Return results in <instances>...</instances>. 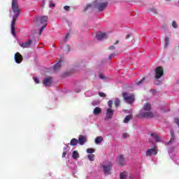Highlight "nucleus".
Listing matches in <instances>:
<instances>
[{"label": "nucleus", "instance_id": "f257e3e1", "mask_svg": "<svg viewBox=\"0 0 179 179\" xmlns=\"http://www.w3.org/2000/svg\"><path fill=\"white\" fill-rule=\"evenodd\" d=\"M10 12H13L14 15L13 17V20L11 22V34L14 37H16V31H15V23H16V19L19 17L20 15V9H19V6H17V1L13 0L11 3V10Z\"/></svg>", "mask_w": 179, "mask_h": 179}, {"label": "nucleus", "instance_id": "f03ea898", "mask_svg": "<svg viewBox=\"0 0 179 179\" xmlns=\"http://www.w3.org/2000/svg\"><path fill=\"white\" fill-rule=\"evenodd\" d=\"M152 109V106L149 103H146L144 104L143 109L140 111L138 114V117L140 118H153L154 115L153 113L150 112Z\"/></svg>", "mask_w": 179, "mask_h": 179}, {"label": "nucleus", "instance_id": "7ed1b4c3", "mask_svg": "<svg viewBox=\"0 0 179 179\" xmlns=\"http://www.w3.org/2000/svg\"><path fill=\"white\" fill-rule=\"evenodd\" d=\"M108 5V3L107 1L99 3L97 1L92 3V4H87L84 10L86 12V10H89V9H98L99 12H103L106 8H107V6Z\"/></svg>", "mask_w": 179, "mask_h": 179}, {"label": "nucleus", "instance_id": "20e7f679", "mask_svg": "<svg viewBox=\"0 0 179 179\" xmlns=\"http://www.w3.org/2000/svg\"><path fill=\"white\" fill-rule=\"evenodd\" d=\"M47 20H48V17L47 15L39 16L34 20V22L38 26H40V24H43V26H44V24H46L47 26Z\"/></svg>", "mask_w": 179, "mask_h": 179}, {"label": "nucleus", "instance_id": "39448f33", "mask_svg": "<svg viewBox=\"0 0 179 179\" xmlns=\"http://www.w3.org/2000/svg\"><path fill=\"white\" fill-rule=\"evenodd\" d=\"M122 96L124 97V101H126V103H128V104H131V103H134V101H135V97L132 94L124 92L122 94Z\"/></svg>", "mask_w": 179, "mask_h": 179}, {"label": "nucleus", "instance_id": "423d86ee", "mask_svg": "<svg viewBox=\"0 0 179 179\" xmlns=\"http://www.w3.org/2000/svg\"><path fill=\"white\" fill-rule=\"evenodd\" d=\"M103 169L105 174L106 176H108L109 174H111V169H113V164L111 162H107L105 164L103 165Z\"/></svg>", "mask_w": 179, "mask_h": 179}, {"label": "nucleus", "instance_id": "0eeeda50", "mask_svg": "<svg viewBox=\"0 0 179 179\" xmlns=\"http://www.w3.org/2000/svg\"><path fill=\"white\" fill-rule=\"evenodd\" d=\"M164 75V72L163 71V67L158 66L155 69V78L156 79H160L162 76Z\"/></svg>", "mask_w": 179, "mask_h": 179}, {"label": "nucleus", "instance_id": "6e6552de", "mask_svg": "<svg viewBox=\"0 0 179 179\" xmlns=\"http://www.w3.org/2000/svg\"><path fill=\"white\" fill-rule=\"evenodd\" d=\"M96 38L99 40V41L106 40V38H107V34H106L105 32L99 31L96 34Z\"/></svg>", "mask_w": 179, "mask_h": 179}, {"label": "nucleus", "instance_id": "1a4fd4ad", "mask_svg": "<svg viewBox=\"0 0 179 179\" xmlns=\"http://www.w3.org/2000/svg\"><path fill=\"white\" fill-rule=\"evenodd\" d=\"M113 115H114V110H113L111 108H108L106 110L105 120H111V118H113Z\"/></svg>", "mask_w": 179, "mask_h": 179}, {"label": "nucleus", "instance_id": "9d476101", "mask_svg": "<svg viewBox=\"0 0 179 179\" xmlns=\"http://www.w3.org/2000/svg\"><path fill=\"white\" fill-rule=\"evenodd\" d=\"M44 86L48 87L52 85V77H47L43 79Z\"/></svg>", "mask_w": 179, "mask_h": 179}, {"label": "nucleus", "instance_id": "9b49d317", "mask_svg": "<svg viewBox=\"0 0 179 179\" xmlns=\"http://www.w3.org/2000/svg\"><path fill=\"white\" fill-rule=\"evenodd\" d=\"M116 162L120 166H124L125 164V158L124 157V155H120L117 157Z\"/></svg>", "mask_w": 179, "mask_h": 179}, {"label": "nucleus", "instance_id": "f8f14e48", "mask_svg": "<svg viewBox=\"0 0 179 179\" xmlns=\"http://www.w3.org/2000/svg\"><path fill=\"white\" fill-rule=\"evenodd\" d=\"M32 43H33V41H31V39H29L27 41L24 43H20V47H22V48H29L30 45H31Z\"/></svg>", "mask_w": 179, "mask_h": 179}, {"label": "nucleus", "instance_id": "ddd939ff", "mask_svg": "<svg viewBox=\"0 0 179 179\" xmlns=\"http://www.w3.org/2000/svg\"><path fill=\"white\" fill-rule=\"evenodd\" d=\"M15 61L17 64H20V62L23 61V57H22V55H20V53L17 52L15 55Z\"/></svg>", "mask_w": 179, "mask_h": 179}, {"label": "nucleus", "instance_id": "4468645a", "mask_svg": "<svg viewBox=\"0 0 179 179\" xmlns=\"http://www.w3.org/2000/svg\"><path fill=\"white\" fill-rule=\"evenodd\" d=\"M152 155L156 156V155H157V150L155 148H150L146 152V156H152Z\"/></svg>", "mask_w": 179, "mask_h": 179}, {"label": "nucleus", "instance_id": "2eb2a0df", "mask_svg": "<svg viewBox=\"0 0 179 179\" xmlns=\"http://www.w3.org/2000/svg\"><path fill=\"white\" fill-rule=\"evenodd\" d=\"M174 141H176V136L174 135V131H171V140L169 142L167 143V145H171V143H174Z\"/></svg>", "mask_w": 179, "mask_h": 179}, {"label": "nucleus", "instance_id": "dca6fc26", "mask_svg": "<svg viewBox=\"0 0 179 179\" xmlns=\"http://www.w3.org/2000/svg\"><path fill=\"white\" fill-rule=\"evenodd\" d=\"M86 142V137L85 136L80 135L78 138V143L79 145H85V143Z\"/></svg>", "mask_w": 179, "mask_h": 179}, {"label": "nucleus", "instance_id": "f3484780", "mask_svg": "<svg viewBox=\"0 0 179 179\" xmlns=\"http://www.w3.org/2000/svg\"><path fill=\"white\" fill-rule=\"evenodd\" d=\"M150 136L153 138V139H155L156 142H162L160 137H159V135H157V134L152 133Z\"/></svg>", "mask_w": 179, "mask_h": 179}, {"label": "nucleus", "instance_id": "a211bd4d", "mask_svg": "<svg viewBox=\"0 0 179 179\" xmlns=\"http://www.w3.org/2000/svg\"><path fill=\"white\" fill-rule=\"evenodd\" d=\"M131 118H134V116H132V115H127L124 120V124H128L129 121L131 120Z\"/></svg>", "mask_w": 179, "mask_h": 179}, {"label": "nucleus", "instance_id": "6ab92c4d", "mask_svg": "<svg viewBox=\"0 0 179 179\" xmlns=\"http://www.w3.org/2000/svg\"><path fill=\"white\" fill-rule=\"evenodd\" d=\"M72 158L74 160H78V159H79V152L76 150L73 151L72 153Z\"/></svg>", "mask_w": 179, "mask_h": 179}, {"label": "nucleus", "instance_id": "aec40b11", "mask_svg": "<svg viewBox=\"0 0 179 179\" xmlns=\"http://www.w3.org/2000/svg\"><path fill=\"white\" fill-rule=\"evenodd\" d=\"M93 114L94 115H99V114H101V108L96 107L94 109Z\"/></svg>", "mask_w": 179, "mask_h": 179}, {"label": "nucleus", "instance_id": "412c9836", "mask_svg": "<svg viewBox=\"0 0 179 179\" xmlns=\"http://www.w3.org/2000/svg\"><path fill=\"white\" fill-rule=\"evenodd\" d=\"M103 142V137L102 136H98L95 138V143L96 145H100Z\"/></svg>", "mask_w": 179, "mask_h": 179}, {"label": "nucleus", "instance_id": "4be33fe9", "mask_svg": "<svg viewBox=\"0 0 179 179\" xmlns=\"http://www.w3.org/2000/svg\"><path fill=\"white\" fill-rule=\"evenodd\" d=\"M59 68H61V60H59V62L54 65L53 69L54 71H58Z\"/></svg>", "mask_w": 179, "mask_h": 179}, {"label": "nucleus", "instance_id": "5701e85b", "mask_svg": "<svg viewBox=\"0 0 179 179\" xmlns=\"http://www.w3.org/2000/svg\"><path fill=\"white\" fill-rule=\"evenodd\" d=\"M85 95L86 96V97H92V96H94V92L89 90L85 92Z\"/></svg>", "mask_w": 179, "mask_h": 179}, {"label": "nucleus", "instance_id": "b1692460", "mask_svg": "<svg viewBox=\"0 0 179 179\" xmlns=\"http://www.w3.org/2000/svg\"><path fill=\"white\" fill-rule=\"evenodd\" d=\"M70 145L71 146H76V145H78V139L76 138L71 139L70 142Z\"/></svg>", "mask_w": 179, "mask_h": 179}, {"label": "nucleus", "instance_id": "393cba45", "mask_svg": "<svg viewBox=\"0 0 179 179\" xmlns=\"http://www.w3.org/2000/svg\"><path fill=\"white\" fill-rule=\"evenodd\" d=\"M128 177V172L120 173V179H127Z\"/></svg>", "mask_w": 179, "mask_h": 179}, {"label": "nucleus", "instance_id": "a878e982", "mask_svg": "<svg viewBox=\"0 0 179 179\" xmlns=\"http://www.w3.org/2000/svg\"><path fill=\"white\" fill-rule=\"evenodd\" d=\"M46 27H47V26L45 24L44 25H42V27L39 29V35L40 36H41V34H43V31H44V29H45Z\"/></svg>", "mask_w": 179, "mask_h": 179}, {"label": "nucleus", "instance_id": "bb28decb", "mask_svg": "<svg viewBox=\"0 0 179 179\" xmlns=\"http://www.w3.org/2000/svg\"><path fill=\"white\" fill-rule=\"evenodd\" d=\"M87 157L90 162H94V155L93 154L88 155Z\"/></svg>", "mask_w": 179, "mask_h": 179}, {"label": "nucleus", "instance_id": "cd10ccee", "mask_svg": "<svg viewBox=\"0 0 179 179\" xmlns=\"http://www.w3.org/2000/svg\"><path fill=\"white\" fill-rule=\"evenodd\" d=\"M144 83H145V78L141 80L140 81L136 83V85L137 86H141V85H143Z\"/></svg>", "mask_w": 179, "mask_h": 179}, {"label": "nucleus", "instance_id": "c85d7f7f", "mask_svg": "<svg viewBox=\"0 0 179 179\" xmlns=\"http://www.w3.org/2000/svg\"><path fill=\"white\" fill-rule=\"evenodd\" d=\"M121 103V101H120V99L117 98L115 101V107H118Z\"/></svg>", "mask_w": 179, "mask_h": 179}, {"label": "nucleus", "instance_id": "c756f323", "mask_svg": "<svg viewBox=\"0 0 179 179\" xmlns=\"http://www.w3.org/2000/svg\"><path fill=\"white\" fill-rule=\"evenodd\" d=\"M170 39L169 37L166 36L165 37V48L169 46Z\"/></svg>", "mask_w": 179, "mask_h": 179}, {"label": "nucleus", "instance_id": "7c9ffc66", "mask_svg": "<svg viewBox=\"0 0 179 179\" xmlns=\"http://www.w3.org/2000/svg\"><path fill=\"white\" fill-rule=\"evenodd\" d=\"M87 153L92 155V153H94V150L93 148L87 149Z\"/></svg>", "mask_w": 179, "mask_h": 179}, {"label": "nucleus", "instance_id": "2f4dec72", "mask_svg": "<svg viewBox=\"0 0 179 179\" xmlns=\"http://www.w3.org/2000/svg\"><path fill=\"white\" fill-rule=\"evenodd\" d=\"M172 27H173V29H178V24H177V22L176 21H173Z\"/></svg>", "mask_w": 179, "mask_h": 179}, {"label": "nucleus", "instance_id": "473e14b6", "mask_svg": "<svg viewBox=\"0 0 179 179\" xmlns=\"http://www.w3.org/2000/svg\"><path fill=\"white\" fill-rule=\"evenodd\" d=\"M173 152H174V148H171L169 150V155H170L171 157Z\"/></svg>", "mask_w": 179, "mask_h": 179}, {"label": "nucleus", "instance_id": "72a5a7b5", "mask_svg": "<svg viewBox=\"0 0 179 179\" xmlns=\"http://www.w3.org/2000/svg\"><path fill=\"white\" fill-rule=\"evenodd\" d=\"M108 106L109 107V108H113V100H109L108 102Z\"/></svg>", "mask_w": 179, "mask_h": 179}, {"label": "nucleus", "instance_id": "f704fd0d", "mask_svg": "<svg viewBox=\"0 0 179 179\" xmlns=\"http://www.w3.org/2000/svg\"><path fill=\"white\" fill-rule=\"evenodd\" d=\"M63 8L64 10H66V12H69V10L71 9V7L69 6H64Z\"/></svg>", "mask_w": 179, "mask_h": 179}, {"label": "nucleus", "instance_id": "c9c22d12", "mask_svg": "<svg viewBox=\"0 0 179 179\" xmlns=\"http://www.w3.org/2000/svg\"><path fill=\"white\" fill-rule=\"evenodd\" d=\"M33 80H34L35 83H40V80H38V78L34 76Z\"/></svg>", "mask_w": 179, "mask_h": 179}, {"label": "nucleus", "instance_id": "e433bc0d", "mask_svg": "<svg viewBox=\"0 0 179 179\" xmlns=\"http://www.w3.org/2000/svg\"><path fill=\"white\" fill-rule=\"evenodd\" d=\"M69 34H67L66 35V36H65V38L64 39V43H66V41H69Z\"/></svg>", "mask_w": 179, "mask_h": 179}, {"label": "nucleus", "instance_id": "4c0bfd02", "mask_svg": "<svg viewBox=\"0 0 179 179\" xmlns=\"http://www.w3.org/2000/svg\"><path fill=\"white\" fill-rule=\"evenodd\" d=\"M151 12H152L154 14L157 13V10L155 8H150Z\"/></svg>", "mask_w": 179, "mask_h": 179}, {"label": "nucleus", "instance_id": "58836bf2", "mask_svg": "<svg viewBox=\"0 0 179 179\" xmlns=\"http://www.w3.org/2000/svg\"><path fill=\"white\" fill-rule=\"evenodd\" d=\"M99 79L105 80L106 76H104V75H103V73H100L99 74Z\"/></svg>", "mask_w": 179, "mask_h": 179}, {"label": "nucleus", "instance_id": "ea45409f", "mask_svg": "<svg viewBox=\"0 0 179 179\" xmlns=\"http://www.w3.org/2000/svg\"><path fill=\"white\" fill-rule=\"evenodd\" d=\"M128 136H129V135L128 134H127V133H124L122 134V138H124V139L128 138Z\"/></svg>", "mask_w": 179, "mask_h": 179}, {"label": "nucleus", "instance_id": "a19ab883", "mask_svg": "<svg viewBox=\"0 0 179 179\" xmlns=\"http://www.w3.org/2000/svg\"><path fill=\"white\" fill-rule=\"evenodd\" d=\"M99 94L100 97H106V94L103 92H99Z\"/></svg>", "mask_w": 179, "mask_h": 179}, {"label": "nucleus", "instance_id": "79ce46f5", "mask_svg": "<svg viewBox=\"0 0 179 179\" xmlns=\"http://www.w3.org/2000/svg\"><path fill=\"white\" fill-rule=\"evenodd\" d=\"M50 8H55V4L52 2H50V5H49Z\"/></svg>", "mask_w": 179, "mask_h": 179}, {"label": "nucleus", "instance_id": "37998d69", "mask_svg": "<svg viewBox=\"0 0 179 179\" xmlns=\"http://www.w3.org/2000/svg\"><path fill=\"white\" fill-rule=\"evenodd\" d=\"M114 57H115V53H112V54L110 55V56H109V59H111V58H114Z\"/></svg>", "mask_w": 179, "mask_h": 179}, {"label": "nucleus", "instance_id": "c03bdc74", "mask_svg": "<svg viewBox=\"0 0 179 179\" xmlns=\"http://www.w3.org/2000/svg\"><path fill=\"white\" fill-rule=\"evenodd\" d=\"M75 92H76V93H79V92H81V90H80V88H76V89L75 90Z\"/></svg>", "mask_w": 179, "mask_h": 179}, {"label": "nucleus", "instance_id": "a18cd8bd", "mask_svg": "<svg viewBox=\"0 0 179 179\" xmlns=\"http://www.w3.org/2000/svg\"><path fill=\"white\" fill-rule=\"evenodd\" d=\"M124 113H125L126 114H131V111L129 110H124Z\"/></svg>", "mask_w": 179, "mask_h": 179}, {"label": "nucleus", "instance_id": "49530a36", "mask_svg": "<svg viewBox=\"0 0 179 179\" xmlns=\"http://www.w3.org/2000/svg\"><path fill=\"white\" fill-rule=\"evenodd\" d=\"M155 85H160V81L156 80L155 81Z\"/></svg>", "mask_w": 179, "mask_h": 179}, {"label": "nucleus", "instance_id": "de8ad7c7", "mask_svg": "<svg viewBox=\"0 0 179 179\" xmlns=\"http://www.w3.org/2000/svg\"><path fill=\"white\" fill-rule=\"evenodd\" d=\"M109 50H115V46L112 45L109 48Z\"/></svg>", "mask_w": 179, "mask_h": 179}, {"label": "nucleus", "instance_id": "09e8293b", "mask_svg": "<svg viewBox=\"0 0 179 179\" xmlns=\"http://www.w3.org/2000/svg\"><path fill=\"white\" fill-rule=\"evenodd\" d=\"M65 156H66V152L64 151L62 153V157H65Z\"/></svg>", "mask_w": 179, "mask_h": 179}, {"label": "nucleus", "instance_id": "8fccbe9b", "mask_svg": "<svg viewBox=\"0 0 179 179\" xmlns=\"http://www.w3.org/2000/svg\"><path fill=\"white\" fill-rule=\"evenodd\" d=\"M42 5L44 6L45 5V0H42Z\"/></svg>", "mask_w": 179, "mask_h": 179}, {"label": "nucleus", "instance_id": "3c124183", "mask_svg": "<svg viewBox=\"0 0 179 179\" xmlns=\"http://www.w3.org/2000/svg\"><path fill=\"white\" fill-rule=\"evenodd\" d=\"M129 37H131V34H127V36H126V38L128 39L129 38Z\"/></svg>", "mask_w": 179, "mask_h": 179}, {"label": "nucleus", "instance_id": "603ef678", "mask_svg": "<svg viewBox=\"0 0 179 179\" xmlns=\"http://www.w3.org/2000/svg\"><path fill=\"white\" fill-rule=\"evenodd\" d=\"M96 104H97V103H96V102H92V106H96Z\"/></svg>", "mask_w": 179, "mask_h": 179}, {"label": "nucleus", "instance_id": "864d4df0", "mask_svg": "<svg viewBox=\"0 0 179 179\" xmlns=\"http://www.w3.org/2000/svg\"><path fill=\"white\" fill-rule=\"evenodd\" d=\"M66 149H68V148L67 147H64V152H65V150H66Z\"/></svg>", "mask_w": 179, "mask_h": 179}, {"label": "nucleus", "instance_id": "5fc2aeb1", "mask_svg": "<svg viewBox=\"0 0 179 179\" xmlns=\"http://www.w3.org/2000/svg\"><path fill=\"white\" fill-rule=\"evenodd\" d=\"M66 76H69L70 73L69 72L66 73Z\"/></svg>", "mask_w": 179, "mask_h": 179}, {"label": "nucleus", "instance_id": "6e6d98bb", "mask_svg": "<svg viewBox=\"0 0 179 179\" xmlns=\"http://www.w3.org/2000/svg\"><path fill=\"white\" fill-rule=\"evenodd\" d=\"M120 43V41H117L116 43H115V45H117Z\"/></svg>", "mask_w": 179, "mask_h": 179}, {"label": "nucleus", "instance_id": "4d7b16f0", "mask_svg": "<svg viewBox=\"0 0 179 179\" xmlns=\"http://www.w3.org/2000/svg\"><path fill=\"white\" fill-rule=\"evenodd\" d=\"M62 45L61 44H59V47H60V48H62V46H61Z\"/></svg>", "mask_w": 179, "mask_h": 179}, {"label": "nucleus", "instance_id": "13d9d810", "mask_svg": "<svg viewBox=\"0 0 179 179\" xmlns=\"http://www.w3.org/2000/svg\"><path fill=\"white\" fill-rule=\"evenodd\" d=\"M69 51H71V48L69 47Z\"/></svg>", "mask_w": 179, "mask_h": 179}, {"label": "nucleus", "instance_id": "bf43d9fd", "mask_svg": "<svg viewBox=\"0 0 179 179\" xmlns=\"http://www.w3.org/2000/svg\"><path fill=\"white\" fill-rule=\"evenodd\" d=\"M178 85H179V80L177 81Z\"/></svg>", "mask_w": 179, "mask_h": 179}, {"label": "nucleus", "instance_id": "052dcab7", "mask_svg": "<svg viewBox=\"0 0 179 179\" xmlns=\"http://www.w3.org/2000/svg\"><path fill=\"white\" fill-rule=\"evenodd\" d=\"M166 1H171V0H166Z\"/></svg>", "mask_w": 179, "mask_h": 179}]
</instances>
